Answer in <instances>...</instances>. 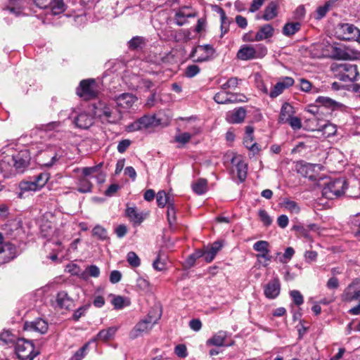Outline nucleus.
Returning a JSON list of instances; mask_svg holds the SVG:
<instances>
[{"label":"nucleus","mask_w":360,"mask_h":360,"mask_svg":"<svg viewBox=\"0 0 360 360\" xmlns=\"http://www.w3.org/2000/svg\"><path fill=\"white\" fill-rule=\"evenodd\" d=\"M30 161V153L22 150L12 155H6L0 159V171L5 178L22 173Z\"/></svg>","instance_id":"1"},{"label":"nucleus","mask_w":360,"mask_h":360,"mask_svg":"<svg viewBox=\"0 0 360 360\" xmlns=\"http://www.w3.org/2000/svg\"><path fill=\"white\" fill-rule=\"evenodd\" d=\"M347 186L345 178L330 179L325 174H316V188L321 190V195L327 200H332L345 193Z\"/></svg>","instance_id":"2"},{"label":"nucleus","mask_w":360,"mask_h":360,"mask_svg":"<svg viewBox=\"0 0 360 360\" xmlns=\"http://www.w3.org/2000/svg\"><path fill=\"white\" fill-rule=\"evenodd\" d=\"M67 116L68 120H71L75 127L81 129H87L90 128L94 123V116L90 112L85 110L78 111L72 109L70 112L67 110L60 111L59 117H63Z\"/></svg>","instance_id":"3"},{"label":"nucleus","mask_w":360,"mask_h":360,"mask_svg":"<svg viewBox=\"0 0 360 360\" xmlns=\"http://www.w3.org/2000/svg\"><path fill=\"white\" fill-rule=\"evenodd\" d=\"M95 113L98 117L103 121H106L111 124L117 123L122 119V115L117 108L105 103L99 102L95 106Z\"/></svg>","instance_id":"4"},{"label":"nucleus","mask_w":360,"mask_h":360,"mask_svg":"<svg viewBox=\"0 0 360 360\" xmlns=\"http://www.w3.org/2000/svg\"><path fill=\"white\" fill-rule=\"evenodd\" d=\"M64 155L63 150L58 146H51L41 151L37 155L38 163L45 167H51Z\"/></svg>","instance_id":"5"},{"label":"nucleus","mask_w":360,"mask_h":360,"mask_svg":"<svg viewBox=\"0 0 360 360\" xmlns=\"http://www.w3.org/2000/svg\"><path fill=\"white\" fill-rule=\"evenodd\" d=\"M100 92L101 88L94 79L82 80L76 89L77 95L86 101L96 98Z\"/></svg>","instance_id":"6"},{"label":"nucleus","mask_w":360,"mask_h":360,"mask_svg":"<svg viewBox=\"0 0 360 360\" xmlns=\"http://www.w3.org/2000/svg\"><path fill=\"white\" fill-rule=\"evenodd\" d=\"M335 76L343 82H353L357 79L359 72L356 65L349 63L335 64L331 66Z\"/></svg>","instance_id":"7"},{"label":"nucleus","mask_w":360,"mask_h":360,"mask_svg":"<svg viewBox=\"0 0 360 360\" xmlns=\"http://www.w3.org/2000/svg\"><path fill=\"white\" fill-rule=\"evenodd\" d=\"M15 352L21 360H33L39 354V351L34 349L33 342L25 339L16 341Z\"/></svg>","instance_id":"8"},{"label":"nucleus","mask_w":360,"mask_h":360,"mask_svg":"<svg viewBox=\"0 0 360 360\" xmlns=\"http://www.w3.org/2000/svg\"><path fill=\"white\" fill-rule=\"evenodd\" d=\"M160 314L153 315L152 311H150L147 316L141 320L133 328L130 333V337L132 339L136 338L143 333H147L153 326L157 323L160 318Z\"/></svg>","instance_id":"9"},{"label":"nucleus","mask_w":360,"mask_h":360,"mask_svg":"<svg viewBox=\"0 0 360 360\" xmlns=\"http://www.w3.org/2000/svg\"><path fill=\"white\" fill-rule=\"evenodd\" d=\"M342 104L336 101L325 96L316 98V119L317 115H324L326 117L330 116L333 111L339 109Z\"/></svg>","instance_id":"10"},{"label":"nucleus","mask_w":360,"mask_h":360,"mask_svg":"<svg viewBox=\"0 0 360 360\" xmlns=\"http://www.w3.org/2000/svg\"><path fill=\"white\" fill-rule=\"evenodd\" d=\"M335 34L341 40H354L359 38L360 30L353 24L340 23L335 27Z\"/></svg>","instance_id":"11"},{"label":"nucleus","mask_w":360,"mask_h":360,"mask_svg":"<svg viewBox=\"0 0 360 360\" xmlns=\"http://www.w3.org/2000/svg\"><path fill=\"white\" fill-rule=\"evenodd\" d=\"M112 101L116 104V108L123 112H129L133 108L134 105L138 101V98L131 93H122L118 96H115Z\"/></svg>","instance_id":"12"},{"label":"nucleus","mask_w":360,"mask_h":360,"mask_svg":"<svg viewBox=\"0 0 360 360\" xmlns=\"http://www.w3.org/2000/svg\"><path fill=\"white\" fill-rule=\"evenodd\" d=\"M215 50L210 44L199 45L194 47L191 52L190 58L195 62H205L213 58Z\"/></svg>","instance_id":"13"},{"label":"nucleus","mask_w":360,"mask_h":360,"mask_svg":"<svg viewBox=\"0 0 360 360\" xmlns=\"http://www.w3.org/2000/svg\"><path fill=\"white\" fill-rule=\"evenodd\" d=\"M359 56V52L345 45L336 44L334 58L336 60H355Z\"/></svg>","instance_id":"14"},{"label":"nucleus","mask_w":360,"mask_h":360,"mask_svg":"<svg viewBox=\"0 0 360 360\" xmlns=\"http://www.w3.org/2000/svg\"><path fill=\"white\" fill-rule=\"evenodd\" d=\"M155 120V115H146L128 125L127 129L128 131L131 132L147 129L154 124Z\"/></svg>","instance_id":"15"},{"label":"nucleus","mask_w":360,"mask_h":360,"mask_svg":"<svg viewBox=\"0 0 360 360\" xmlns=\"http://www.w3.org/2000/svg\"><path fill=\"white\" fill-rule=\"evenodd\" d=\"M335 125L330 123L328 120H321L316 123V138H328L336 134Z\"/></svg>","instance_id":"16"},{"label":"nucleus","mask_w":360,"mask_h":360,"mask_svg":"<svg viewBox=\"0 0 360 360\" xmlns=\"http://www.w3.org/2000/svg\"><path fill=\"white\" fill-rule=\"evenodd\" d=\"M342 299L345 302L358 301L360 303V286L359 282L354 281L344 290Z\"/></svg>","instance_id":"17"},{"label":"nucleus","mask_w":360,"mask_h":360,"mask_svg":"<svg viewBox=\"0 0 360 360\" xmlns=\"http://www.w3.org/2000/svg\"><path fill=\"white\" fill-rule=\"evenodd\" d=\"M281 292V283L278 277L273 278L264 286V294L268 299L276 298Z\"/></svg>","instance_id":"18"},{"label":"nucleus","mask_w":360,"mask_h":360,"mask_svg":"<svg viewBox=\"0 0 360 360\" xmlns=\"http://www.w3.org/2000/svg\"><path fill=\"white\" fill-rule=\"evenodd\" d=\"M294 84V79L290 77H285L278 82L273 87L272 90L269 93V96L272 98H276L283 91L292 86Z\"/></svg>","instance_id":"19"},{"label":"nucleus","mask_w":360,"mask_h":360,"mask_svg":"<svg viewBox=\"0 0 360 360\" xmlns=\"http://www.w3.org/2000/svg\"><path fill=\"white\" fill-rule=\"evenodd\" d=\"M197 15V13L192 10L191 8L184 6L180 8L175 14V20L176 25L182 26L187 22L188 18H193Z\"/></svg>","instance_id":"20"},{"label":"nucleus","mask_w":360,"mask_h":360,"mask_svg":"<svg viewBox=\"0 0 360 360\" xmlns=\"http://www.w3.org/2000/svg\"><path fill=\"white\" fill-rule=\"evenodd\" d=\"M24 329L27 331H34L40 334H44L48 330V323L44 320L38 319L31 322H25Z\"/></svg>","instance_id":"21"},{"label":"nucleus","mask_w":360,"mask_h":360,"mask_svg":"<svg viewBox=\"0 0 360 360\" xmlns=\"http://www.w3.org/2000/svg\"><path fill=\"white\" fill-rule=\"evenodd\" d=\"M347 186L345 188V195L349 198L360 196V179L349 178L347 180Z\"/></svg>","instance_id":"22"},{"label":"nucleus","mask_w":360,"mask_h":360,"mask_svg":"<svg viewBox=\"0 0 360 360\" xmlns=\"http://www.w3.org/2000/svg\"><path fill=\"white\" fill-rule=\"evenodd\" d=\"M274 34V29L270 24H265L259 27V30L254 37V39H250V41H259L271 38Z\"/></svg>","instance_id":"23"},{"label":"nucleus","mask_w":360,"mask_h":360,"mask_svg":"<svg viewBox=\"0 0 360 360\" xmlns=\"http://www.w3.org/2000/svg\"><path fill=\"white\" fill-rule=\"evenodd\" d=\"M296 170L302 176L313 180L315 176V166L313 164L299 162L296 165Z\"/></svg>","instance_id":"24"},{"label":"nucleus","mask_w":360,"mask_h":360,"mask_svg":"<svg viewBox=\"0 0 360 360\" xmlns=\"http://www.w3.org/2000/svg\"><path fill=\"white\" fill-rule=\"evenodd\" d=\"M246 112L245 108L240 107L228 112L226 119L229 123L239 124L244 121Z\"/></svg>","instance_id":"25"},{"label":"nucleus","mask_w":360,"mask_h":360,"mask_svg":"<svg viewBox=\"0 0 360 360\" xmlns=\"http://www.w3.org/2000/svg\"><path fill=\"white\" fill-rule=\"evenodd\" d=\"M231 163L236 165L237 176L240 182L245 180L248 172V165L240 157L233 156L231 159Z\"/></svg>","instance_id":"26"},{"label":"nucleus","mask_w":360,"mask_h":360,"mask_svg":"<svg viewBox=\"0 0 360 360\" xmlns=\"http://www.w3.org/2000/svg\"><path fill=\"white\" fill-rule=\"evenodd\" d=\"M15 248L11 243H6L0 246V265L9 262L15 257Z\"/></svg>","instance_id":"27"},{"label":"nucleus","mask_w":360,"mask_h":360,"mask_svg":"<svg viewBox=\"0 0 360 360\" xmlns=\"http://www.w3.org/2000/svg\"><path fill=\"white\" fill-rule=\"evenodd\" d=\"M295 113L293 106L288 103H284L281 108V112L278 117V122L283 124L287 122L294 115Z\"/></svg>","instance_id":"28"},{"label":"nucleus","mask_w":360,"mask_h":360,"mask_svg":"<svg viewBox=\"0 0 360 360\" xmlns=\"http://www.w3.org/2000/svg\"><path fill=\"white\" fill-rule=\"evenodd\" d=\"M222 244L219 241H216L212 244L210 248H207L205 250H200L204 259L207 262H211L215 257L217 252L221 250Z\"/></svg>","instance_id":"29"},{"label":"nucleus","mask_w":360,"mask_h":360,"mask_svg":"<svg viewBox=\"0 0 360 360\" xmlns=\"http://www.w3.org/2000/svg\"><path fill=\"white\" fill-rule=\"evenodd\" d=\"M56 301L61 309H69L73 305V300L64 290L57 293Z\"/></svg>","instance_id":"30"},{"label":"nucleus","mask_w":360,"mask_h":360,"mask_svg":"<svg viewBox=\"0 0 360 360\" xmlns=\"http://www.w3.org/2000/svg\"><path fill=\"white\" fill-rule=\"evenodd\" d=\"M255 51L254 46L251 45H243L237 53V58L243 60L255 59Z\"/></svg>","instance_id":"31"},{"label":"nucleus","mask_w":360,"mask_h":360,"mask_svg":"<svg viewBox=\"0 0 360 360\" xmlns=\"http://www.w3.org/2000/svg\"><path fill=\"white\" fill-rule=\"evenodd\" d=\"M278 12V5L275 1H271L265 8L261 18L266 21L271 20L277 16Z\"/></svg>","instance_id":"32"},{"label":"nucleus","mask_w":360,"mask_h":360,"mask_svg":"<svg viewBox=\"0 0 360 360\" xmlns=\"http://www.w3.org/2000/svg\"><path fill=\"white\" fill-rule=\"evenodd\" d=\"M41 233L43 237L51 239L56 234V228L51 221H44L40 225Z\"/></svg>","instance_id":"33"},{"label":"nucleus","mask_w":360,"mask_h":360,"mask_svg":"<svg viewBox=\"0 0 360 360\" xmlns=\"http://www.w3.org/2000/svg\"><path fill=\"white\" fill-rule=\"evenodd\" d=\"M19 188L20 190V192L18 194V198H22L23 193L25 192L39 191L38 188L37 187V186L33 180L22 181L20 182Z\"/></svg>","instance_id":"34"},{"label":"nucleus","mask_w":360,"mask_h":360,"mask_svg":"<svg viewBox=\"0 0 360 360\" xmlns=\"http://www.w3.org/2000/svg\"><path fill=\"white\" fill-rule=\"evenodd\" d=\"M314 227V224L309 225L308 226L305 227L303 225L298 224L292 226V230L295 231L299 236L304 237L307 239V240L309 242V245L312 243V238H309V231L310 230H313ZM311 247V245H310Z\"/></svg>","instance_id":"35"},{"label":"nucleus","mask_w":360,"mask_h":360,"mask_svg":"<svg viewBox=\"0 0 360 360\" xmlns=\"http://www.w3.org/2000/svg\"><path fill=\"white\" fill-rule=\"evenodd\" d=\"M117 327H110L108 329L101 330L97 335L96 339L102 341H108L111 340L117 330Z\"/></svg>","instance_id":"36"},{"label":"nucleus","mask_w":360,"mask_h":360,"mask_svg":"<svg viewBox=\"0 0 360 360\" xmlns=\"http://www.w3.org/2000/svg\"><path fill=\"white\" fill-rule=\"evenodd\" d=\"M349 225L355 237L360 240V213L350 218Z\"/></svg>","instance_id":"37"},{"label":"nucleus","mask_w":360,"mask_h":360,"mask_svg":"<svg viewBox=\"0 0 360 360\" xmlns=\"http://www.w3.org/2000/svg\"><path fill=\"white\" fill-rule=\"evenodd\" d=\"M300 25L299 22H288L283 28V34L287 37L292 36L300 30Z\"/></svg>","instance_id":"38"},{"label":"nucleus","mask_w":360,"mask_h":360,"mask_svg":"<svg viewBox=\"0 0 360 360\" xmlns=\"http://www.w3.org/2000/svg\"><path fill=\"white\" fill-rule=\"evenodd\" d=\"M226 337V333L225 331H219L209 339L207 343L215 346H222L224 344Z\"/></svg>","instance_id":"39"},{"label":"nucleus","mask_w":360,"mask_h":360,"mask_svg":"<svg viewBox=\"0 0 360 360\" xmlns=\"http://www.w3.org/2000/svg\"><path fill=\"white\" fill-rule=\"evenodd\" d=\"M126 214L130 221L135 224H140L143 221L141 214L136 211L135 207H127Z\"/></svg>","instance_id":"40"},{"label":"nucleus","mask_w":360,"mask_h":360,"mask_svg":"<svg viewBox=\"0 0 360 360\" xmlns=\"http://www.w3.org/2000/svg\"><path fill=\"white\" fill-rule=\"evenodd\" d=\"M111 303L115 309H121L124 307L129 306L130 300L127 297L120 295H117L113 297V299L111 301Z\"/></svg>","instance_id":"41"},{"label":"nucleus","mask_w":360,"mask_h":360,"mask_svg":"<svg viewBox=\"0 0 360 360\" xmlns=\"http://www.w3.org/2000/svg\"><path fill=\"white\" fill-rule=\"evenodd\" d=\"M146 44L145 39L142 37H134L128 42V46L130 50L141 49Z\"/></svg>","instance_id":"42"},{"label":"nucleus","mask_w":360,"mask_h":360,"mask_svg":"<svg viewBox=\"0 0 360 360\" xmlns=\"http://www.w3.org/2000/svg\"><path fill=\"white\" fill-rule=\"evenodd\" d=\"M192 188L198 195L204 194L207 190V181L205 179H200L193 184Z\"/></svg>","instance_id":"43"},{"label":"nucleus","mask_w":360,"mask_h":360,"mask_svg":"<svg viewBox=\"0 0 360 360\" xmlns=\"http://www.w3.org/2000/svg\"><path fill=\"white\" fill-rule=\"evenodd\" d=\"M49 9L53 15H58L65 10L64 1H50Z\"/></svg>","instance_id":"44"},{"label":"nucleus","mask_w":360,"mask_h":360,"mask_svg":"<svg viewBox=\"0 0 360 360\" xmlns=\"http://www.w3.org/2000/svg\"><path fill=\"white\" fill-rule=\"evenodd\" d=\"M92 184L89 180L84 176L79 179L77 191L80 193H89L91 191Z\"/></svg>","instance_id":"45"},{"label":"nucleus","mask_w":360,"mask_h":360,"mask_svg":"<svg viewBox=\"0 0 360 360\" xmlns=\"http://www.w3.org/2000/svg\"><path fill=\"white\" fill-rule=\"evenodd\" d=\"M50 178V175L49 173L42 172L38 174L37 176L33 178V181H34L37 187L39 190L43 188Z\"/></svg>","instance_id":"46"},{"label":"nucleus","mask_w":360,"mask_h":360,"mask_svg":"<svg viewBox=\"0 0 360 360\" xmlns=\"http://www.w3.org/2000/svg\"><path fill=\"white\" fill-rule=\"evenodd\" d=\"M156 200L158 206L161 207H165L167 204L169 205V202H172L170 196L164 191H160L157 193Z\"/></svg>","instance_id":"47"},{"label":"nucleus","mask_w":360,"mask_h":360,"mask_svg":"<svg viewBox=\"0 0 360 360\" xmlns=\"http://www.w3.org/2000/svg\"><path fill=\"white\" fill-rule=\"evenodd\" d=\"M93 236L99 240H105L108 238V233L105 229L100 225H96L92 230Z\"/></svg>","instance_id":"48"},{"label":"nucleus","mask_w":360,"mask_h":360,"mask_svg":"<svg viewBox=\"0 0 360 360\" xmlns=\"http://www.w3.org/2000/svg\"><path fill=\"white\" fill-rule=\"evenodd\" d=\"M335 45L336 44H328L324 45L321 56L334 58Z\"/></svg>","instance_id":"49"},{"label":"nucleus","mask_w":360,"mask_h":360,"mask_svg":"<svg viewBox=\"0 0 360 360\" xmlns=\"http://www.w3.org/2000/svg\"><path fill=\"white\" fill-rule=\"evenodd\" d=\"M229 92L220 91L217 93L214 96L215 102L219 104L229 103Z\"/></svg>","instance_id":"50"},{"label":"nucleus","mask_w":360,"mask_h":360,"mask_svg":"<svg viewBox=\"0 0 360 360\" xmlns=\"http://www.w3.org/2000/svg\"><path fill=\"white\" fill-rule=\"evenodd\" d=\"M101 165V164H99L94 167L82 168L83 176L86 178H87L88 176H94L96 174H97L100 171Z\"/></svg>","instance_id":"51"},{"label":"nucleus","mask_w":360,"mask_h":360,"mask_svg":"<svg viewBox=\"0 0 360 360\" xmlns=\"http://www.w3.org/2000/svg\"><path fill=\"white\" fill-rule=\"evenodd\" d=\"M127 260L132 267H138L141 264L139 256L134 252H129L127 255Z\"/></svg>","instance_id":"52"},{"label":"nucleus","mask_w":360,"mask_h":360,"mask_svg":"<svg viewBox=\"0 0 360 360\" xmlns=\"http://www.w3.org/2000/svg\"><path fill=\"white\" fill-rule=\"evenodd\" d=\"M89 342L84 345L79 349H78L73 356L70 358V360H82L86 354V351L89 349Z\"/></svg>","instance_id":"53"},{"label":"nucleus","mask_w":360,"mask_h":360,"mask_svg":"<svg viewBox=\"0 0 360 360\" xmlns=\"http://www.w3.org/2000/svg\"><path fill=\"white\" fill-rule=\"evenodd\" d=\"M290 296L292 298L293 303L297 306H300L304 302V298L299 290H292L290 291Z\"/></svg>","instance_id":"54"},{"label":"nucleus","mask_w":360,"mask_h":360,"mask_svg":"<svg viewBox=\"0 0 360 360\" xmlns=\"http://www.w3.org/2000/svg\"><path fill=\"white\" fill-rule=\"evenodd\" d=\"M257 258L264 266H267L269 265V262L271 259V256L269 255V250L262 252L257 255Z\"/></svg>","instance_id":"55"},{"label":"nucleus","mask_w":360,"mask_h":360,"mask_svg":"<svg viewBox=\"0 0 360 360\" xmlns=\"http://www.w3.org/2000/svg\"><path fill=\"white\" fill-rule=\"evenodd\" d=\"M221 20V37H222L229 30L230 20L226 17V13L220 16Z\"/></svg>","instance_id":"56"},{"label":"nucleus","mask_w":360,"mask_h":360,"mask_svg":"<svg viewBox=\"0 0 360 360\" xmlns=\"http://www.w3.org/2000/svg\"><path fill=\"white\" fill-rule=\"evenodd\" d=\"M200 68L195 64L188 65L185 70V75L188 78H192L200 72Z\"/></svg>","instance_id":"57"},{"label":"nucleus","mask_w":360,"mask_h":360,"mask_svg":"<svg viewBox=\"0 0 360 360\" xmlns=\"http://www.w3.org/2000/svg\"><path fill=\"white\" fill-rule=\"evenodd\" d=\"M136 288L143 292H147L150 290V283L146 279L140 277L136 280Z\"/></svg>","instance_id":"58"},{"label":"nucleus","mask_w":360,"mask_h":360,"mask_svg":"<svg viewBox=\"0 0 360 360\" xmlns=\"http://www.w3.org/2000/svg\"><path fill=\"white\" fill-rule=\"evenodd\" d=\"M229 103H243L248 101L247 97L242 94L229 93Z\"/></svg>","instance_id":"59"},{"label":"nucleus","mask_w":360,"mask_h":360,"mask_svg":"<svg viewBox=\"0 0 360 360\" xmlns=\"http://www.w3.org/2000/svg\"><path fill=\"white\" fill-rule=\"evenodd\" d=\"M0 340L6 344L15 342V335L8 330H6L0 333Z\"/></svg>","instance_id":"60"},{"label":"nucleus","mask_w":360,"mask_h":360,"mask_svg":"<svg viewBox=\"0 0 360 360\" xmlns=\"http://www.w3.org/2000/svg\"><path fill=\"white\" fill-rule=\"evenodd\" d=\"M254 49L255 51V53L254 54L255 58H262L267 53L266 47L262 44H257L254 46Z\"/></svg>","instance_id":"61"},{"label":"nucleus","mask_w":360,"mask_h":360,"mask_svg":"<svg viewBox=\"0 0 360 360\" xmlns=\"http://www.w3.org/2000/svg\"><path fill=\"white\" fill-rule=\"evenodd\" d=\"M283 205L288 210L292 213H298L300 212V207L297 203L293 200H285Z\"/></svg>","instance_id":"62"},{"label":"nucleus","mask_w":360,"mask_h":360,"mask_svg":"<svg viewBox=\"0 0 360 360\" xmlns=\"http://www.w3.org/2000/svg\"><path fill=\"white\" fill-rule=\"evenodd\" d=\"M238 77H231L225 83L222 84L221 87L223 90L228 89H235L238 84Z\"/></svg>","instance_id":"63"},{"label":"nucleus","mask_w":360,"mask_h":360,"mask_svg":"<svg viewBox=\"0 0 360 360\" xmlns=\"http://www.w3.org/2000/svg\"><path fill=\"white\" fill-rule=\"evenodd\" d=\"M260 220L265 226H269L272 223V219L264 210H259L258 212Z\"/></svg>","instance_id":"64"}]
</instances>
